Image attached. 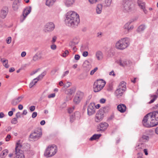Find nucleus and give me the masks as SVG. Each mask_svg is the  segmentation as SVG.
<instances>
[{"instance_id": "31", "label": "nucleus", "mask_w": 158, "mask_h": 158, "mask_svg": "<svg viewBox=\"0 0 158 158\" xmlns=\"http://www.w3.org/2000/svg\"><path fill=\"white\" fill-rule=\"evenodd\" d=\"M126 83L125 82L122 81L120 82L118 87L122 88L123 90H125L126 89Z\"/></svg>"}, {"instance_id": "35", "label": "nucleus", "mask_w": 158, "mask_h": 158, "mask_svg": "<svg viewBox=\"0 0 158 158\" xmlns=\"http://www.w3.org/2000/svg\"><path fill=\"white\" fill-rule=\"evenodd\" d=\"M38 81L36 78L34 79L30 83L29 87L30 88H31Z\"/></svg>"}, {"instance_id": "55", "label": "nucleus", "mask_w": 158, "mask_h": 158, "mask_svg": "<svg viewBox=\"0 0 158 158\" xmlns=\"http://www.w3.org/2000/svg\"><path fill=\"white\" fill-rule=\"evenodd\" d=\"M74 58L76 60H78L80 58V56L78 54L75 55Z\"/></svg>"}, {"instance_id": "26", "label": "nucleus", "mask_w": 158, "mask_h": 158, "mask_svg": "<svg viewBox=\"0 0 158 158\" xmlns=\"http://www.w3.org/2000/svg\"><path fill=\"white\" fill-rule=\"evenodd\" d=\"M101 131H104L106 130L108 126V124L106 123H102L99 124Z\"/></svg>"}, {"instance_id": "17", "label": "nucleus", "mask_w": 158, "mask_h": 158, "mask_svg": "<svg viewBox=\"0 0 158 158\" xmlns=\"http://www.w3.org/2000/svg\"><path fill=\"white\" fill-rule=\"evenodd\" d=\"M104 117L103 113L102 111H100L98 112L96 114V118L95 119V121L97 122H99L102 120Z\"/></svg>"}, {"instance_id": "29", "label": "nucleus", "mask_w": 158, "mask_h": 158, "mask_svg": "<svg viewBox=\"0 0 158 158\" xmlns=\"http://www.w3.org/2000/svg\"><path fill=\"white\" fill-rule=\"evenodd\" d=\"M56 0H46V5L48 6H52Z\"/></svg>"}, {"instance_id": "61", "label": "nucleus", "mask_w": 158, "mask_h": 158, "mask_svg": "<svg viewBox=\"0 0 158 158\" xmlns=\"http://www.w3.org/2000/svg\"><path fill=\"white\" fill-rule=\"evenodd\" d=\"M106 99L104 98H102L100 100V102L101 103H104L105 102Z\"/></svg>"}, {"instance_id": "62", "label": "nucleus", "mask_w": 158, "mask_h": 158, "mask_svg": "<svg viewBox=\"0 0 158 158\" xmlns=\"http://www.w3.org/2000/svg\"><path fill=\"white\" fill-rule=\"evenodd\" d=\"M26 52H23L21 53V56L22 57H24L26 55Z\"/></svg>"}, {"instance_id": "54", "label": "nucleus", "mask_w": 158, "mask_h": 158, "mask_svg": "<svg viewBox=\"0 0 158 158\" xmlns=\"http://www.w3.org/2000/svg\"><path fill=\"white\" fill-rule=\"evenodd\" d=\"M137 155L138 156L137 158H143L142 156L143 154L142 153L139 152L138 153Z\"/></svg>"}, {"instance_id": "32", "label": "nucleus", "mask_w": 158, "mask_h": 158, "mask_svg": "<svg viewBox=\"0 0 158 158\" xmlns=\"http://www.w3.org/2000/svg\"><path fill=\"white\" fill-rule=\"evenodd\" d=\"M101 136V134H95L93 135L90 138L89 140L92 141L94 140H96L97 139H99Z\"/></svg>"}, {"instance_id": "33", "label": "nucleus", "mask_w": 158, "mask_h": 158, "mask_svg": "<svg viewBox=\"0 0 158 158\" xmlns=\"http://www.w3.org/2000/svg\"><path fill=\"white\" fill-rule=\"evenodd\" d=\"M146 26L144 25H141L139 26L137 29V31L139 32H141L143 31L146 28Z\"/></svg>"}, {"instance_id": "14", "label": "nucleus", "mask_w": 158, "mask_h": 158, "mask_svg": "<svg viewBox=\"0 0 158 158\" xmlns=\"http://www.w3.org/2000/svg\"><path fill=\"white\" fill-rule=\"evenodd\" d=\"M132 22H128L127 23L123 26V29L125 31H124V33L125 34H127L128 33L132 30L134 26L132 25H130V24Z\"/></svg>"}, {"instance_id": "41", "label": "nucleus", "mask_w": 158, "mask_h": 158, "mask_svg": "<svg viewBox=\"0 0 158 158\" xmlns=\"http://www.w3.org/2000/svg\"><path fill=\"white\" fill-rule=\"evenodd\" d=\"M98 68L97 67H95L94 69L91 71L90 72V74L91 75L94 74L95 72L98 70Z\"/></svg>"}, {"instance_id": "52", "label": "nucleus", "mask_w": 158, "mask_h": 158, "mask_svg": "<svg viewBox=\"0 0 158 158\" xmlns=\"http://www.w3.org/2000/svg\"><path fill=\"white\" fill-rule=\"evenodd\" d=\"M55 96V94L54 93L52 94L49 95L48 96V98H53Z\"/></svg>"}, {"instance_id": "58", "label": "nucleus", "mask_w": 158, "mask_h": 158, "mask_svg": "<svg viewBox=\"0 0 158 158\" xmlns=\"http://www.w3.org/2000/svg\"><path fill=\"white\" fill-rule=\"evenodd\" d=\"M75 118V117L74 116H73V115L71 116L70 117V121L71 122H73Z\"/></svg>"}, {"instance_id": "37", "label": "nucleus", "mask_w": 158, "mask_h": 158, "mask_svg": "<svg viewBox=\"0 0 158 158\" xmlns=\"http://www.w3.org/2000/svg\"><path fill=\"white\" fill-rule=\"evenodd\" d=\"M2 64L6 68H8L9 67V65L8 64V60L5 59L3 60Z\"/></svg>"}, {"instance_id": "25", "label": "nucleus", "mask_w": 158, "mask_h": 158, "mask_svg": "<svg viewBox=\"0 0 158 158\" xmlns=\"http://www.w3.org/2000/svg\"><path fill=\"white\" fill-rule=\"evenodd\" d=\"M118 63L120 65L124 66L128 65L129 63V61L126 60H119Z\"/></svg>"}, {"instance_id": "13", "label": "nucleus", "mask_w": 158, "mask_h": 158, "mask_svg": "<svg viewBox=\"0 0 158 158\" xmlns=\"http://www.w3.org/2000/svg\"><path fill=\"white\" fill-rule=\"evenodd\" d=\"M8 11V7L6 6H3L0 11V17L2 19H5L7 15Z\"/></svg>"}, {"instance_id": "1", "label": "nucleus", "mask_w": 158, "mask_h": 158, "mask_svg": "<svg viewBox=\"0 0 158 158\" xmlns=\"http://www.w3.org/2000/svg\"><path fill=\"white\" fill-rule=\"evenodd\" d=\"M143 125L147 127L156 126L158 124V111H154L146 114L142 120Z\"/></svg>"}, {"instance_id": "4", "label": "nucleus", "mask_w": 158, "mask_h": 158, "mask_svg": "<svg viewBox=\"0 0 158 158\" xmlns=\"http://www.w3.org/2000/svg\"><path fill=\"white\" fill-rule=\"evenodd\" d=\"M57 147L53 144L48 146L45 150L44 155L46 157H51L54 156L57 152Z\"/></svg>"}, {"instance_id": "8", "label": "nucleus", "mask_w": 158, "mask_h": 158, "mask_svg": "<svg viewBox=\"0 0 158 158\" xmlns=\"http://www.w3.org/2000/svg\"><path fill=\"white\" fill-rule=\"evenodd\" d=\"M84 97V93L81 91H77L73 99V102L75 104H79Z\"/></svg>"}, {"instance_id": "9", "label": "nucleus", "mask_w": 158, "mask_h": 158, "mask_svg": "<svg viewBox=\"0 0 158 158\" xmlns=\"http://www.w3.org/2000/svg\"><path fill=\"white\" fill-rule=\"evenodd\" d=\"M21 147L20 143H17L15 147V156L14 158H25L24 155L22 151L19 149Z\"/></svg>"}, {"instance_id": "64", "label": "nucleus", "mask_w": 158, "mask_h": 158, "mask_svg": "<svg viewBox=\"0 0 158 158\" xmlns=\"http://www.w3.org/2000/svg\"><path fill=\"white\" fill-rule=\"evenodd\" d=\"M16 117L17 118H18L20 117L21 116L20 113L19 112L17 113L16 114Z\"/></svg>"}, {"instance_id": "39", "label": "nucleus", "mask_w": 158, "mask_h": 158, "mask_svg": "<svg viewBox=\"0 0 158 158\" xmlns=\"http://www.w3.org/2000/svg\"><path fill=\"white\" fill-rule=\"evenodd\" d=\"M142 141L146 142L149 139V137L147 135H143L142 137Z\"/></svg>"}, {"instance_id": "28", "label": "nucleus", "mask_w": 158, "mask_h": 158, "mask_svg": "<svg viewBox=\"0 0 158 158\" xmlns=\"http://www.w3.org/2000/svg\"><path fill=\"white\" fill-rule=\"evenodd\" d=\"M102 6L103 5L102 4H98L97 5L96 10V13L97 14L101 13L102 10Z\"/></svg>"}, {"instance_id": "16", "label": "nucleus", "mask_w": 158, "mask_h": 158, "mask_svg": "<svg viewBox=\"0 0 158 158\" xmlns=\"http://www.w3.org/2000/svg\"><path fill=\"white\" fill-rule=\"evenodd\" d=\"M137 3L139 8L142 10L145 14L147 13L148 11L145 8V3L141 0H138Z\"/></svg>"}, {"instance_id": "49", "label": "nucleus", "mask_w": 158, "mask_h": 158, "mask_svg": "<svg viewBox=\"0 0 158 158\" xmlns=\"http://www.w3.org/2000/svg\"><path fill=\"white\" fill-rule=\"evenodd\" d=\"M57 39V37L56 36H54L53 37L52 40L51 41V43L52 44H53L54 43H55Z\"/></svg>"}, {"instance_id": "63", "label": "nucleus", "mask_w": 158, "mask_h": 158, "mask_svg": "<svg viewBox=\"0 0 158 158\" xmlns=\"http://www.w3.org/2000/svg\"><path fill=\"white\" fill-rule=\"evenodd\" d=\"M8 114L10 116H12L13 114V111H9L8 112Z\"/></svg>"}, {"instance_id": "46", "label": "nucleus", "mask_w": 158, "mask_h": 158, "mask_svg": "<svg viewBox=\"0 0 158 158\" xmlns=\"http://www.w3.org/2000/svg\"><path fill=\"white\" fill-rule=\"evenodd\" d=\"M72 85V83L69 82H68L66 85H64V87L68 88Z\"/></svg>"}, {"instance_id": "19", "label": "nucleus", "mask_w": 158, "mask_h": 158, "mask_svg": "<svg viewBox=\"0 0 158 158\" xmlns=\"http://www.w3.org/2000/svg\"><path fill=\"white\" fill-rule=\"evenodd\" d=\"M144 148V144L143 143H137L135 147V150L138 152H141Z\"/></svg>"}, {"instance_id": "34", "label": "nucleus", "mask_w": 158, "mask_h": 158, "mask_svg": "<svg viewBox=\"0 0 158 158\" xmlns=\"http://www.w3.org/2000/svg\"><path fill=\"white\" fill-rule=\"evenodd\" d=\"M8 152V150L7 149H5L0 154V157L1 158H4L7 154Z\"/></svg>"}, {"instance_id": "27", "label": "nucleus", "mask_w": 158, "mask_h": 158, "mask_svg": "<svg viewBox=\"0 0 158 158\" xmlns=\"http://www.w3.org/2000/svg\"><path fill=\"white\" fill-rule=\"evenodd\" d=\"M75 0H64V2L67 7L71 6L75 2Z\"/></svg>"}, {"instance_id": "42", "label": "nucleus", "mask_w": 158, "mask_h": 158, "mask_svg": "<svg viewBox=\"0 0 158 158\" xmlns=\"http://www.w3.org/2000/svg\"><path fill=\"white\" fill-rule=\"evenodd\" d=\"M11 123L13 124H16L17 123V118H15L12 119L11 121Z\"/></svg>"}, {"instance_id": "5", "label": "nucleus", "mask_w": 158, "mask_h": 158, "mask_svg": "<svg viewBox=\"0 0 158 158\" xmlns=\"http://www.w3.org/2000/svg\"><path fill=\"white\" fill-rule=\"evenodd\" d=\"M123 11L125 13H130L133 10L132 2L129 0H124L122 6Z\"/></svg>"}, {"instance_id": "2", "label": "nucleus", "mask_w": 158, "mask_h": 158, "mask_svg": "<svg viewBox=\"0 0 158 158\" xmlns=\"http://www.w3.org/2000/svg\"><path fill=\"white\" fill-rule=\"evenodd\" d=\"M65 21L68 26L76 28L80 22L79 15L74 11H69L66 14Z\"/></svg>"}, {"instance_id": "45", "label": "nucleus", "mask_w": 158, "mask_h": 158, "mask_svg": "<svg viewBox=\"0 0 158 158\" xmlns=\"http://www.w3.org/2000/svg\"><path fill=\"white\" fill-rule=\"evenodd\" d=\"M108 56H109L110 57H112L114 55V53L113 52H111V51H109L108 52Z\"/></svg>"}, {"instance_id": "36", "label": "nucleus", "mask_w": 158, "mask_h": 158, "mask_svg": "<svg viewBox=\"0 0 158 158\" xmlns=\"http://www.w3.org/2000/svg\"><path fill=\"white\" fill-rule=\"evenodd\" d=\"M78 43V41H75V40L74 39L73 40L70 42L69 44V45L71 48L75 46V45Z\"/></svg>"}, {"instance_id": "50", "label": "nucleus", "mask_w": 158, "mask_h": 158, "mask_svg": "<svg viewBox=\"0 0 158 158\" xmlns=\"http://www.w3.org/2000/svg\"><path fill=\"white\" fill-rule=\"evenodd\" d=\"M29 109L31 112H32L35 110V107L34 106H31L30 107Z\"/></svg>"}, {"instance_id": "44", "label": "nucleus", "mask_w": 158, "mask_h": 158, "mask_svg": "<svg viewBox=\"0 0 158 158\" xmlns=\"http://www.w3.org/2000/svg\"><path fill=\"white\" fill-rule=\"evenodd\" d=\"M69 51L67 50H65L63 53L62 56L64 57H65L69 54Z\"/></svg>"}, {"instance_id": "24", "label": "nucleus", "mask_w": 158, "mask_h": 158, "mask_svg": "<svg viewBox=\"0 0 158 158\" xmlns=\"http://www.w3.org/2000/svg\"><path fill=\"white\" fill-rule=\"evenodd\" d=\"M75 91V88L74 87H73L66 90L65 91V93L66 94L68 95H72L73 94H74Z\"/></svg>"}, {"instance_id": "18", "label": "nucleus", "mask_w": 158, "mask_h": 158, "mask_svg": "<svg viewBox=\"0 0 158 158\" xmlns=\"http://www.w3.org/2000/svg\"><path fill=\"white\" fill-rule=\"evenodd\" d=\"M43 58V53L42 52H37L33 57L32 60L34 61H37Z\"/></svg>"}, {"instance_id": "7", "label": "nucleus", "mask_w": 158, "mask_h": 158, "mask_svg": "<svg viewBox=\"0 0 158 158\" xmlns=\"http://www.w3.org/2000/svg\"><path fill=\"white\" fill-rule=\"evenodd\" d=\"M42 135L41 129L38 128L35 130L30 135V138L32 140L36 141L40 138Z\"/></svg>"}, {"instance_id": "10", "label": "nucleus", "mask_w": 158, "mask_h": 158, "mask_svg": "<svg viewBox=\"0 0 158 158\" xmlns=\"http://www.w3.org/2000/svg\"><path fill=\"white\" fill-rule=\"evenodd\" d=\"M31 6L27 7L24 9L23 12V16L21 17V22H23L24 21L27 16L31 12Z\"/></svg>"}, {"instance_id": "53", "label": "nucleus", "mask_w": 158, "mask_h": 158, "mask_svg": "<svg viewBox=\"0 0 158 158\" xmlns=\"http://www.w3.org/2000/svg\"><path fill=\"white\" fill-rule=\"evenodd\" d=\"M56 45L53 44L51 46V48L52 50H55L56 48Z\"/></svg>"}, {"instance_id": "59", "label": "nucleus", "mask_w": 158, "mask_h": 158, "mask_svg": "<svg viewBox=\"0 0 158 158\" xmlns=\"http://www.w3.org/2000/svg\"><path fill=\"white\" fill-rule=\"evenodd\" d=\"M39 69H37L36 70H35V71H32L30 74L31 75H32L34 74H35V73H36L39 70Z\"/></svg>"}, {"instance_id": "20", "label": "nucleus", "mask_w": 158, "mask_h": 158, "mask_svg": "<svg viewBox=\"0 0 158 158\" xmlns=\"http://www.w3.org/2000/svg\"><path fill=\"white\" fill-rule=\"evenodd\" d=\"M20 0H15L12 5V8L15 11L17 10L19 6Z\"/></svg>"}, {"instance_id": "3", "label": "nucleus", "mask_w": 158, "mask_h": 158, "mask_svg": "<svg viewBox=\"0 0 158 158\" xmlns=\"http://www.w3.org/2000/svg\"><path fill=\"white\" fill-rule=\"evenodd\" d=\"M130 44L129 40L127 38H124L118 40L115 44L116 49L123 50L127 48Z\"/></svg>"}, {"instance_id": "6", "label": "nucleus", "mask_w": 158, "mask_h": 158, "mask_svg": "<svg viewBox=\"0 0 158 158\" xmlns=\"http://www.w3.org/2000/svg\"><path fill=\"white\" fill-rule=\"evenodd\" d=\"M105 84L106 82L103 80H97L93 85L94 91L95 92L100 91L104 87Z\"/></svg>"}, {"instance_id": "51", "label": "nucleus", "mask_w": 158, "mask_h": 158, "mask_svg": "<svg viewBox=\"0 0 158 158\" xmlns=\"http://www.w3.org/2000/svg\"><path fill=\"white\" fill-rule=\"evenodd\" d=\"M37 115V112H35L33 113L32 114V117L33 118H34L36 117Z\"/></svg>"}, {"instance_id": "48", "label": "nucleus", "mask_w": 158, "mask_h": 158, "mask_svg": "<svg viewBox=\"0 0 158 158\" xmlns=\"http://www.w3.org/2000/svg\"><path fill=\"white\" fill-rule=\"evenodd\" d=\"M58 69L55 68L52 70L51 71V73L52 74H54L58 70Z\"/></svg>"}, {"instance_id": "12", "label": "nucleus", "mask_w": 158, "mask_h": 158, "mask_svg": "<svg viewBox=\"0 0 158 158\" xmlns=\"http://www.w3.org/2000/svg\"><path fill=\"white\" fill-rule=\"evenodd\" d=\"M95 104L91 103L89 105L87 108V114L89 116H91L95 113Z\"/></svg>"}, {"instance_id": "11", "label": "nucleus", "mask_w": 158, "mask_h": 158, "mask_svg": "<svg viewBox=\"0 0 158 158\" xmlns=\"http://www.w3.org/2000/svg\"><path fill=\"white\" fill-rule=\"evenodd\" d=\"M55 27V25L53 23L49 22L45 25L44 31L45 32H50L52 31L54 29Z\"/></svg>"}, {"instance_id": "43", "label": "nucleus", "mask_w": 158, "mask_h": 158, "mask_svg": "<svg viewBox=\"0 0 158 158\" xmlns=\"http://www.w3.org/2000/svg\"><path fill=\"white\" fill-rule=\"evenodd\" d=\"M6 43L7 44H10L11 41V37H9L6 40Z\"/></svg>"}, {"instance_id": "56", "label": "nucleus", "mask_w": 158, "mask_h": 158, "mask_svg": "<svg viewBox=\"0 0 158 158\" xmlns=\"http://www.w3.org/2000/svg\"><path fill=\"white\" fill-rule=\"evenodd\" d=\"M11 138V136L10 135L8 134L6 138V141H8Z\"/></svg>"}, {"instance_id": "60", "label": "nucleus", "mask_w": 158, "mask_h": 158, "mask_svg": "<svg viewBox=\"0 0 158 158\" xmlns=\"http://www.w3.org/2000/svg\"><path fill=\"white\" fill-rule=\"evenodd\" d=\"M74 110V108H70L68 109V112L69 113H72Z\"/></svg>"}, {"instance_id": "57", "label": "nucleus", "mask_w": 158, "mask_h": 158, "mask_svg": "<svg viewBox=\"0 0 158 158\" xmlns=\"http://www.w3.org/2000/svg\"><path fill=\"white\" fill-rule=\"evenodd\" d=\"M88 52L87 51L84 52L82 54V55L84 57H86L88 56Z\"/></svg>"}, {"instance_id": "30", "label": "nucleus", "mask_w": 158, "mask_h": 158, "mask_svg": "<svg viewBox=\"0 0 158 158\" xmlns=\"http://www.w3.org/2000/svg\"><path fill=\"white\" fill-rule=\"evenodd\" d=\"M150 99H151L150 101L148 102L149 103L151 104L156 99L157 97V96L156 94L152 95L151 94L150 95Z\"/></svg>"}, {"instance_id": "21", "label": "nucleus", "mask_w": 158, "mask_h": 158, "mask_svg": "<svg viewBox=\"0 0 158 158\" xmlns=\"http://www.w3.org/2000/svg\"><path fill=\"white\" fill-rule=\"evenodd\" d=\"M125 90L120 88L118 87L115 92V94L118 98L122 96L123 92Z\"/></svg>"}, {"instance_id": "38", "label": "nucleus", "mask_w": 158, "mask_h": 158, "mask_svg": "<svg viewBox=\"0 0 158 158\" xmlns=\"http://www.w3.org/2000/svg\"><path fill=\"white\" fill-rule=\"evenodd\" d=\"M46 74V71H44L41 74L39 75L36 78L38 79V80L42 79L44 77L45 75Z\"/></svg>"}, {"instance_id": "47", "label": "nucleus", "mask_w": 158, "mask_h": 158, "mask_svg": "<svg viewBox=\"0 0 158 158\" xmlns=\"http://www.w3.org/2000/svg\"><path fill=\"white\" fill-rule=\"evenodd\" d=\"M69 73V71H66L62 75V77H64L66 76Z\"/></svg>"}, {"instance_id": "23", "label": "nucleus", "mask_w": 158, "mask_h": 158, "mask_svg": "<svg viewBox=\"0 0 158 158\" xmlns=\"http://www.w3.org/2000/svg\"><path fill=\"white\" fill-rule=\"evenodd\" d=\"M118 110L122 113L124 112L126 110V106L123 104L119 105L117 106Z\"/></svg>"}, {"instance_id": "15", "label": "nucleus", "mask_w": 158, "mask_h": 158, "mask_svg": "<svg viewBox=\"0 0 158 158\" xmlns=\"http://www.w3.org/2000/svg\"><path fill=\"white\" fill-rule=\"evenodd\" d=\"M23 95L16 97L13 99L11 101V104L13 106H16L24 98Z\"/></svg>"}, {"instance_id": "22", "label": "nucleus", "mask_w": 158, "mask_h": 158, "mask_svg": "<svg viewBox=\"0 0 158 158\" xmlns=\"http://www.w3.org/2000/svg\"><path fill=\"white\" fill-rule=\"evenodd\" d=\"M95 56L98 60H101L103 58V53L100 51H98L96 52Z\"/></svg>"}, {"instance_id": "40", "label": "nucleus", "mask_w": 158, "mask_h": 158, "mask_svg": "<svg viewBox=\"0 0 158 158\" xmlns=\"http://www.w3.org/2000/svg\"><path fill=\"white\" fill-rule=\"evenodd\" d=\"M74 116L75 118L77 119H80L81 117L80 113L79 112H76L74 114Z\"/></svg>"}]
</instances>
